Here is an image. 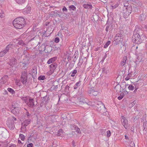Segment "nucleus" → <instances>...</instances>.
<instances>
[{
	"label": "nucleus",
	"mask_w": 147,
	"mask_h": 147,
	"mask_svg": "<svg viewBox=\"0 0 147 147\" xmlns=\"http://www.w3.org/2000/svg\"><path fill=\"white\" fill-rule=\"evenodd\" d=\"M24 18L18 17L16 18L13 22L14 27L17 29H21L22 28L25 24V21Z\"/></svg>",
	"instance_id": "nucleus-1"
},
{
	"label": "nucleus",
	"mask_w": 147,
	"mask_h": 147,
	"mask_svg": "<svg viewBox=\"0 0 147 147\" xmlns=\"http://www.w3.org/2000/svg\"><path fill=\"white\" fill-rule=\"evenodd\" d=\"M90 103H89V105H90L91 106L97 107V110L98 111H100L103 108H104V109H105L104 105L101 102L96 101L95 103L92 102L90 104Z\"/></svg>",
	"instance_id": "nucleus-2"
},
{
	"label": "nucleus",
	"mask_w": 147,
	"mask_h": 147,
	"mask_svg": "<svg viewBox=\"0 0 147 147\" xmlns=\"http://www.w3.org/2000/svg\"><path fill=\"white\" fill-rule=\"evenodd\" d=\"M132 39L134 42L137 44L140 43L142 41L140 35L136 31H134Z\"/></svg>",
	"instance_id": "nucleus-3"
},
{
	"label": "nucleus",
	"mask_w": 147,
	"mask_h": 147,
	"mask_svg": "<svg viewBox=\"0 0 147 147\" xmlns=\"http://www.w3.org/2000/svg\"><path fill=\"white\" fill-rule=\"evenodd\" d=\"M132 7L130 6H127L123 8V13L124 17L125 18H127L129 15L132 11Z\"/></svg>",
	"instance_id": "nucleus-4"
},
{
	"label": "nucleus",
	"mask_w": 147,
	"mask_h": 147,
	"mask_svg": "<svg viewBox=\"0 0 147 147\" xmlns=\"http://www.w3.org/2000/svg\"><path fill=\"white\" fill-rule=\"evenodd\" d=\"M8 133L3 128L0 127V138L3 139L8 137Z\"/></svg>",
	"instance_id": "nucleus-5"
},
{
	"label": "nucleus",
	"mask_w": 147,
	"mask_h": 147,
	"mask_svg": "<svg viewBox=\"0 0 147 147\" xmlns=\"http://www.w3.org/2000/svg\"><path fill=\"white\" fill-rule=\"evenodd\" d=\"M23 100L25 101V102L27 104L29 107H32L34 105L33 99H30L29 97L23 98Z\"/></svg>",
	"instance_id": "nucleus-6"
},
{
	"label": "nucleus",
	"mask_w": 147,
	"mask_h": 147,
	"mask_svg": "<svg viewBox=\"0 0 147 147\" xmlns=\"http://www.w3.org/2000/svg\"><path fill=\"white\" fill-rule=\"evenodd\" d=\"M27 71H24L22 72L20 78V81L23 84H26L27 82Z\"/></svg>",
	"instance_id": "nucleus-7"
},
{
	"label": "nucleus",
	"mask_w": 147,
	"mask_h": 147,
	"mask_svg": "<svg viewBox=\"0 0 147 147\" xmlns=\"http://www.w3.org/2000/svg\"><path fill=\"white\" fill-rule=\"evenodd\" d=\"M123 35L121 34H117L114 38V40L118 43L122 42L123 40Z\"/></svg>",
	"instance_id": "nucleus-8"
},
{
	"label": "nucleus",
	"mask_w": 147,
	"mask_h": 147,
	"mask_svg": "<svg viewBox=\"0 0 147 147\" xmlns=\"http://www.w3.org/2000/svg\"><path fill=\"white\" fill-rule=\"evenodd\" d=\"M7 126L11 130L14 129L15 128L13 122L11 120V119L9 118L7 121Z\"/></svg>",
	"instance_id": "nucleus-9"
},
{
	"label": "nucleus",
	"mask_w": 147,
	"mask_h": 147,
	"mask_svg": "<svg viewBox=\"0 0 147 147\" xmlns=\"http://www.w3.org/2000/svg\"><path fill=\"white\" fill-rule=\"evenodd\" d=\"M121 121L122 125L125 128H127L128 125V121L126 118L124 116L121 117Z\"/></svg>",
	"instance_id": "nucleus-10"
},
{
	"label": "nucleus",
	"mask_w": 147,
	"mask_h": 147,
	"mask_svg": "<svg viewBox=\"0 0 147 147\" xmlns=\"http://www.w3.org/2000/svg\"><path fill=\"white\" fill-rule=\"evenodd\" d=\"M57 66V63H54L50 65V69L51 74H52L56 69Z\"/></svg>",
	"instance_id": "nucleus-11"
},
{
	"label": "nucleus",
	"mask_w": 147,
	"mask_h": 147,
	"mask_svg": "<svg viewBox=\"0 0 147 147\" xmlns=\"http://www.w3.org/2000/svg\"><path fill=\"white\" fill-rule=\"evenodd\" d=\"M17 60L14 58H11L10 61L9 65L11 66L16 65L17 63Z\"/></svg>",
	"instance_id": "nucleus-12"
},
{
	"label": "nucleus",
	"mask_w": 147,
	"mask_h": 147,
	"mask_svg": "<svg viewBox=\"0 0 147 147\" xmlns=\"http://www.w3.org/2000/svg\"><path fill=\"white\" fill-rule=\"evenodd\" d=\"M19 107L13 108L11 110V112L14 115H16L19 113Z\"/></svg>",
	"instance_id": "nucleus-13"
},
{
	"label": "nucleus",
	"mask_w": 147,
	"mask_h": 147,
	"mask_svg": "<svg viewBox=\"0 0 147 147\" xmlns=\"http://www.w3.org/2000/svg\"><path fill=\"white\" fill-rule=\"evenodd\" d=\"M31 9V8L29 6L26 8H25L24 11H23V12L24 14H26L30 13V10Z\"/></svg>",
	"instance_id": "nucleus-14"
},
{
	"label": "nucleus",
	"mask_w": 147,
	"mask_h": 147,
	"mask_svg": "<svg viewBox=\"0 0 147 147\" xmlns=\"http://www.w3.org/2000/svg\"><path fill=\"white\" fill-rule=\"evenodd\" d=\"M57 59V57H54L49 59L47 61V63L48 64H50L54 63Z\"/></svg>",
	"instance_id": "nucleus-15"
},
{
	"label": "nucleus",
	"mask_w": 147,
	"mask_h": 147,
	"mask_svg": "<svg viewBox=\"0 0 147 147\" xmlns=\"http://www.w3.org/2000/svg\"><path fill=\"white\" fill-rule=\"evenodd\" d=\"M30 121L31 120L30 119L26 120L22 123V125L24 126H27L30 124Z\"/></svg>",
	"instance_id": "nucleus-16"
},
{
	"label": "nucleus",
	"mask_w": 147,
	"mask_h": 147,
	"mask_svg": "<svg viewBox=\"0 0 147 147\" xmlns=\"http://www.w3.org/2000/svg\"><path fill=\"white\" fill-rule=\"evenodd\" d=\"M83 7L86 9L89 8L92 9V6L91 4H84L83 5Z\"/></svg>",
	"instance_id": "nucleus-17"
},
{
	"label": "nucleus",
	"mask_w": 147,
	"mask_h": 147,
	"mask_svg": "<svg viewBox=\"0 0 147 147\" xmlns=\"http://www.w3.org/2000/svg\"><path fill=\"white\" fill-rule=\"evenodd\" d=\"M127 60V57H124L123 58V60L120 63V65L123 67L125 64Z\"/></svg>",
	"instance_id": "nucleus-18"
},
{
	"label": "nucleus",
	"mask_w": 147,
	"mask_h": 147,
	"mask_svg": "<svg viewBox=\"0 0 147 147\" xmlns=\"http://www.w3.org/2000/svg\"><path fill=\"white\" fill-rule=\"evenodd\" d=\"M72 127L73 128H72V129H75L76 130V131L77 133H80V129L78 127L74 125H73Z\"/></svg>",
	"instance_id": "nucleus-19"
},
{
	"label": "nucleus",
	"mask_w": 147,
	"mask_h": 147,
	"mask_svg": "<svg viewBox=\"0 0 147 147\" xmlns=\"http://www.w3.org/2000/svg\"><path fill=\"white\" fill-rule=\"evenodd\" d=\"M80 81H79L78 82H77L75 85L74 86V88L75 89H77L78 87H79L81 85Z\"/></svg>",
	"instance_id": "nucleus-20"
},
{
	"label": "nucleus",
	"mask_w": 147,
	"mask_h": 147,
	"mask_svg": "<svg viewBox=\"0 0 147 147\" xmlns=\"http://www.w3.org/2000/svg\"><path fill=\"white\" fill-rule=\"evenodd\" d=\"M12 44H9L7 45L5 49L8 52L9 51V49L12 48Z\"/></svg>",
	"instance_id": "nucleus-21"
},
{
	"label": "nucleus",
	"mask_w": 147,
	"mask_h": 147,
	"mask_svg": "<svg viewBox=\"0 0 147 147\" xmlns=\"http://www.w3.org/2000/svg\"><path fill=\"white\" fill-rule=\"evenodd\" d=\"M18 44L22 46L25 45V44L24 43L23 41L22 40H20L18 42Z\"/></svg>",
	"instance_id": "nucleus-22"
},
{
	"label": "nucleus",
	"mask_w": 147,
	"mask_h": 147,
	"mask_svg": "<svg viewBox=\"0 0 147 147\" xmlns=\"http://www.w3.org/2000/svg\"><path fill=\"white\" fill-rule=\"evenodd\" d=\"M12 107L13 108L18 107V104L16 102L13 103L12 105Z\"/></svg>",
	"instance_id": "nucleus-23"
},
{
	"label": "nucleus",
	"mask_w": 147,
	"mask_h": 147,
	"mask_svg": "<svg viewBox=\"0 0 147 147\" xmlns=\"http://www.w3.org/2000/svg\"><path fill=\"white\" fill-rule=\"evenodd\" d=\"M32 76H35L37 74V71L36 69H33L32 70Z\"/></svg>",
	"instance_id": "nucleus-24"
},
{
	"label": "nucleus",
	"mask_w": 147,
	"mask_h": 147,
	"mask_svg": "<svg viewBox=\"0 0 147 147\" xmlns=\"http://www.w3.org/2000/svg\"><path fill=\"white\" fill-rule=\"evenodd\" d=\"M63 133V130L62 129H60L57 132V133L56 134L58 136H60L61 134Z\"/></svg>",
	"instance_id": "nucleus-25"
},
{
	"label": "nucleus",
	"mask_w": 147,
	"mask_h": 147,
	"mask_svg": "<svg viewBox=\"0 0 147 147\" xmlns=\"http://www.w3.org/2000/svg\"><path fill=\"white\" fill-rule=\"evenodd\" d=\"M111 43V41L110 40L108 41L104 46V48H107Z\"/></svg>",
	"instance_id": "nucleus-26"
},
{
	"label": "nucleus",
	"mask_w": 147,
	"mask_h": 147,
	"mask_svg": "<svg viewBox=\"0 0 147 147\" xmlns=\"http://www.w3.org/2000/svg\"><path fill=\"white\" fill-rule=\"evenodd\" d=\"M115 89L116 90L117 92V91L119 92L120 90L121 86L119 85H117L115 87Z\"/></svg>",
	"instance_id": "nucleus-27"
},
{
	"label": "nucleus",
	"mask_w": 147,
	"mask_h": 147,
	"mask_svg": "<svg viewBox=\"0 0 147 147\" xmlns=\"http://www.w3.org/2000/svg\"><path fill=\"white\" fill-rule=\"evenodd\" d=\"M22 125L21 131H22V132H24L26 131V126H24Z\"/></svg>",
	"instance_id": "nucleus-28"
},
{
	"label": "nucleus",
	"mask_w": 147,
	"mask_h": 147,
	"mask_svg": "<svg viewBox=\"0 0 147 147\" xmlns=\"http://www.w3.org/2000/svg\"><path fill=\"white\" fill-rule=\"evenodd\" d=\"M7 90L9 92L12 94H14L15 93L14 91L12 88H8L7 89Z\"/></svg>",
	"instance_id": "nucleus-29"
},
{
	"label": "nucleus",
	"mask_w": 147,
	"mask_h": 147,
	"mask_svg": "<svg viewBox=\"0 0 147 147\" xmlns=\"http://www.w3.org/2000/svg\"><path fill=\"white\" fill-rule=\"evenodd\" d=\"M25 0H16L17 3L20 4L24 3L25 2Z\"/></svg>",
	"instance_id": "nucleus-30"
},
{
	"label": "nucleus",
	"mask_w": 147,
	"mask_h": 147,
	"mask_svg": "<svg viewBox=\"0 0 147 147\" xmlns=\"http://www.w3.org/2000/svg\"><path fill=\"white\" fill-rule=\"evenodd\" d=\"M19 136L21 139L23 141H24L25 139V136L23 134H20L19 135Z\"/></svg>",
	"instance_id": "nucleus-31"
},
{
	"label": "nucleus",
	"mask_w": 147,
	"mask_h": 147,
	"mask_svg": "<svg viewBox=\"0 0 147 147\" xmlns=\"http://www.w3.org/2000/svg\"><path fill=\"white\" fill-rule=\"evenodd\" d=\"M77 70H74L72 73V74L71 75V76L72 77H74L75 76V74L77 73Z\"/></svg>",
	"instance_id": "nucleus-32"
},
{
	"label": "nucleus",
	"mask_w": 147,
	"mask_h": 147,
	"mask_svg": "<svg viewBox=\"0 0 147 147\" xmlns=\"http://www.w3.org/2000/svg\"><path fill=\"white\" fill-rule=\"evenodd\" d=\"M69 8L70 9L75 10L76 9V7L74 5H72L69 6Z\"/></svg>",
	"instance_id": "nucleus-33"
},
{
	"label": "nucleus",
	"mask_w": 147,
	"mask_h": 147,
	"mask_svg": "<svg viewBox=\"0 0 147 147\" xmlns=\"http://www.w3.org/2000/svg\"><path fill=\"white\" fill-rule=\"evenodd\" d=\"M45 76H40L38 77V79L39 80H43L45 79Z\"/></svg>",
	"instance_id": "nucleus-34"
},
{
	"label": "nucleus",
	"mask_w": 147,
	"mask_h": 147,
	"mask_svg": "<svg viewBox=\"0 0 147 147\" xmlns=\"http://www.w3.org/2000/svg\"><path fill=\"white\" fill-rule=\"evenodd\" d=\"M83 63V60L81 58H80L79 59V62L78 64L79 65H81Z\"/></svg>",
	"instance_id": "nucleus-35"
},
{
	"label": "nucleus",
	"mask_w": 147,
	"mask_h": 147,
	"mask_svg": "<svg viewBox=\"0 0 147 147\" xmlns=\"http://www.w3.org/2000/svg\"><path fill=\"white\" fill-rule=\"evenodd\" d=\"M128 88L130 90H133L134 89V87L132 85H129L128 87Z\"/></svg>",
	"instance_id": "nucleus-36"
},
{
	"label": "nucleus",
	"mask_w": 147,
	"mask_h": 147,
	"mask_svg": "<svg viewBox=\"0 0 147 147\" xmlns=\"http://www.w3.org/2000/svg\"><path fill=\"white\" fill-rule=\"evenodd\" d=\"M91 92L90 93L94 95H96L97 93V92H94L93 90H91Z\"/></svg>",
	"instance_id": "nucleus-37"
},
{
	"label": "nucleus",
	"mask_w": 147,
	"mask_h": 147,
	"mask_svg": "<svg viewBox=\"0 0 147 147\" xmlns=\"http://www.w3.org/2000/svg\"><path fill=\"white\" fill-rule=\"evenodd\" d=\"M58 88V86L57 85H53L51 88L53 90H55L57 89Z\"/></svg>",
	"instance_id": "nucleus-38"
},
{
	"label": "nucleus",
	"mask_w": 147,
	"mask_h": 147,
	"mask_svg": "<svg viewBox=\"0 0 147 147\" xmlns=\"http://www.w3.org/2000/svg\"><path fill=\"white\" fill-rule=\"evenodd\" d=\"M131 77L130 75L129 74H128L127 76L125 78V80L126 81L128 80H129Z\"/></svg>",
	"instance_id": "nucleus-39"
},
{
	"label": "nucleus",
	"mask_w": 147,
	"mask_h": 147,
	"mask_svg": "<svg viewBox=\"0 0 147 147\" xmlns=\"http://www.w3.org/2000/svg\"><path fill=\"white\" fill-rule=\"evenodd\" d=\"M107 136L108 137H110L111 135V133L110 131L109 130H108L107 131Z\"/></svg>",
	"instance_id": "nucleus-40"
},
{
	"label": "nucleus",
	"mask_w": 147,
	"mask_h": 147,
	"mask_svg": "<svg viewBox=\"0 0 147 147\" xmlns=\"http://www.w3.org/2000/svg\"><path fill=\"white\" fill-rule=\"evenodd\" d=\"M5 16V14L3 13V12H1L0 13V17L1 18H3V17Z\"/></svg>",
	"instance_id": "nucleus-41"
},
{
	"label": "nucleus",
	"mask_w": 147,
	"mask_h": 147,
	"mask_svg": "<svg viewBox=\"0 0 147 147\" xmlns=\"http://www.w3.org/2000/svg\"><path fill=\"white\" fill-rule=\"evenodd\" d=\"M144 17V15H140L139 17V19L140 20H141V21H143V20H144V18H143Z\"/></svg>",
	"instance_id": "nucleus-42"
},
{
	"label": "nucleus",
	"mask_w": 147,
	"mask_h": 147,
	"mask_svg": "<svg viewBox=\"0 0 147 147\" xmlns=\"http://www.w3.org/2000/svg\"><path fill=\"white\" fill-rule=\"evenodd\" d=\"M59 41V39L58 37H56L55 39V42L56 43H58Z\"/></svg>",
	"instance_id": "nucleus-43"
},
{
	"label": "nucleus",
	"mask_w": 147,
	"mask_h": 147,
	"mask_svg": "<svg viewBox=\"0 0 147 147\" xmlns=\"http://www.w3.org/2000/svg\"><path fill=\"white\" fill-rule=\"evenodd\" d=\"M143 54L142 53H139L138 54V57L139 58V59L140 58H142V57Z\"/></svg>",
	"instance_id": "nucleus-44"
},
{
	"label": "nucleus",
	"mask_w": 147,
	"mask_h": 147,
	"mask_svg": "<svg viewBox=\"0 0 147 147\" xmlns=\"http://www.w3.org/2000/svg\"><path fill=\"white\" fill-rule=\"evenodd\" d=\"M62 10L63 11H65V12H67V9L64 6L63 8H62Z\"/></svg>",
	"instance_id": "nucleus-45"
},
{
	"label": "nucleus",
	"mask_w": 147,
	"mask_h": 147,
	"mask_svg": "<svg viewBox=\"0 0 147 147\" xmlns=\"http://www.w3.org/2000/svg\"><path fill=\"white\" fill-rule=\"evenodd\" d=\"M33 144L32 143H30L27 145V147H32Z\"/></svg>",
	"instance_id": "nucleus-46"
},
{
	"label": "nucleus",
	"mask_w": 147,
	"mask_h": 147,
	"mask_svg": "<svg viewBox=\"0 0 147 147\" xmlns=\"http://www.w3.org/2000/svg\"><path fill=\"white\" fill-rule=\"evenodd\" d=\"M26 115L27 116V117L28 118H29L30 117V115L29 114V112H27L26 114Z\"/></svg>",
	"instance_id": "nucleus-47"
},
{
	"label": "nucleus",
	"mask_w": 147,
	"mask_h": 147,
	"mask_svg": "<svg viewBox=\"0 0 147 147\" xmlns=\"http://www.w3.org/2000/svg\"><path fill=\"white\" fill-rule=\"evenodd\" d=\"M4 55V54H3V53L2 51L0 52V57H2Z\"/></svg>",
	"instance_id": "nucleus-48"
},
{
	"label": "nucleus",
	"mask_w": 147,
	"mask_h": 147,
	"mask_svg": "<svg viewBox=\"0 0 147 147\" xmlns=\"http://www.w3.org/2000/svg\"><path fill=\"white\" fill-rule=\"evenodd\" d=\"M131 145H130V146L131 147H134L135 146V144H134V143L133 142H131Z\"/></svg>",
	"instance_id": "nucleus-49"
},
{
	"label": "nucleus",
	"mask_w": 147,
	"mask_h": 147,
	"mask_svg": "<svg viewBox=\"0 0 147 147\" xmlns=\"http://www.w3.org/2000/svg\"><path fill=\"white\" fill-rule=\"evenodd\" d=\"M24 54H25L26 53V50H28V48L27 47L25 48L24 49Z\"/></svg>",
	"instance_id": "nucleus-50"
},
{
	"label": "nucleus",
	"mask_w": 147,
	"mask_h": 147,
	"mask_svg": "<svg viewBox=\"0 0 147 147\" xmlns=\"http://www.w3.org/2000/svg\"><path fill=\"white\" fill-rule=\"evenodd\" d=\"M3 143L0 142V147H5V146L3 145Z\"/></svg>",
	"instance_id": "nucleus-51"
},
{
	"label": "nucleus",
	"mask_w": 147,
	"mask_h": 147,
	"mask_svg": "<svg viewBox=\"0 0 147 147\" xmlns=\"http://www.w3.org/2000/svg\"><path fill=\"white\" fill-rule=\"evenodd\" d=\"M2 52H3V54H4V55H5L7 52L5 49L2 51Z\"/></svg>",
	"instance_id": "nucleus-52"
},
{
	"label": "nucleus",
	"mask_w": 147,
	"mask_h": 147,
	"mask_svg": "<svg viewBox=\"0 0 147 147\" xmlns=\"http://www.w3.org/2000/svg\"><path fill=\"white\" fill-rule=\"evenodd\" d=\"M7 147H16V145L14 144L11 145L9 146H7Z\"/></svg>",
	"instance_id": "nucleus-53"
},
{
	"label": "nucleus",
	"mask_w": 147,
	"mask_h": 147,
	"mask_svg": "<svg viewBox=\"0 0 147 147\" xmlns=\"http://www.w3.org/2000/svg\"><path fill=\"white\" fill-rule=\"evenodd\" d=\"M11 120L13 122L14 121H16V119L15 117H13L12 120Z\"/></svg>",
	"instance_id": "nucleus-54"
},
{
	"label": "nucleus",
	"mask_w": 147,
	"mask_h": 147,
	"mask_svg": "<svg viewBox=\"0 0 147 147\" xmlns=\"http://www.w3.org/2000/svg\"><path fill=\"white\" fill-rule=\"evenodd\" d=\"M122 98H123V96H120L118 97V99L119 100H121Z\"/></svg>",
	"instance_id": "nucleus-55"
},
{
	"label": "nucleus",
	"mask_w": 147,
	"mask_h": 147,
	"mask_svg": "<svg viewBox=\"0 0 147 147\" xmlns=\"http://www.w3.org/2000/svg\"><path fill=\"white\" fill-rule=\"evenodd\" d=\"M45 33H46V32L45 31H44V32H43V34L44 35H45V36H48L46 34H45Z\"/></svg>",
	"instance_id": "nucleus-56"
},
{
	"label": "nucleus",
	"mask_w": 147,
	"mask_h": 147,
	"mask_svg": "<svg viewBox=\"0 0 147 147\" xmlns=\"http://www.w3.org/2000/svg\"><path fill=\"white\" fill-rule=\"evenodd\" d=\"M109 28V26H106V28L105 29V30L107 32H108V31Z\"/></svg>",
	"instance_id": "nucleus-57"
},
{
	"label": "nucleus",
	"mask_w": 147,
	"mask_h": 147,
	"mask_svg": "<svg viewBox=\"0 0 147 147\" xmlns=\"http://www.w3.org/2000/svg\"><path fill=\"white\" fill-rule=\"evenodd\" d=\"M69 88V85H67L65 87V88L66 89H67V88L68 89Z\"/></svg>",
	"instance_id": "nucleus-58"
},
{
	"label": "nucleus",
	"mask_w": 147,
	"mask_h": 147,
	"mask_svg": "<svg viewBox=\"0 0 147 147\" xmlns=\"http://www.w3.org/2000/svg\"><path fill=\"white\" fill-rule=\"evenodd\" d=\"M124 94H128V92L126 91H124Z\"/></svg>",
	"instance_id": "nucleus-59"
},
{
	"label": "nucleus",
	"mask_w": 147,
	"mask_h": 147,
	"mask_svg": "<svg viewBox=\"0 0 147 147\" xmlns=\"http://www.w3.org/2000/svg\"><path fill=\"white\" fill-rule=\"evenodd\" d=\"M143 127H144V129H145L146 127V124H144H144Z\"/></svg>",
	"instance_id": "nucleus-60"
},
{
	"label": "nucleus",
	"mask_w": 147,
	"mask_h": 147,
	"mask_svg": "<svg viewBox=\"0 0 147 147\" xmlns=\"http://www.w3.org/2000/svg\"><path fill=\"white\" fill-rule=\"evenodd\" d=\"M125 137L126 139H128V137L126 135H125Z\"/></svg>",
	"instance_id": "nucleus-61"
},
{
	"label": "nucleus",
	"mask_w": 147,
	"mask_h": 147,
	"mask_svg": "<svg viewBox=\"0 0 147 147\" xmlns=\"http://www.w3.org/2000/svg\"><path fill=\"white\" fill-rule=\"evenodd\" d=\"M120 96H123V97L124 96V93H123L122 94H121L120 95Z\"/></svg>",
	"instance_id": "nucleus-62"
},
{
	"label": "nucleus",
	"mask_w": 147,
	"mask_h": 147,
	"mask_svg": "<svg viewBox=\"0 0 147 147\" xmlns=\"http://www.w3.org/2000/svg\"><path fill=\"white\" fill-rule=\"evenodd\" d=\"M101 132L103 133L105 132L104 130L103 129L101 130Z\"/></svg>",
	"instance_id": "nucleus-63"
},
{
	"label": "nucleus",
	"mask_w": 147,
	"mask_h": 147,
	"mask_svg": "<svg viewBox=\"0 0 147 147\" xmlns=\"http://www.w3.org/2000/svg\"><path fill=\"white\" fill-rule=\"evenodd\" d=\"M144 27L145 28H147V25H145Z\"/></svg>",
	"instance_id": "nucleus-64"
}]
</instances>
